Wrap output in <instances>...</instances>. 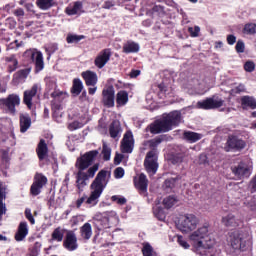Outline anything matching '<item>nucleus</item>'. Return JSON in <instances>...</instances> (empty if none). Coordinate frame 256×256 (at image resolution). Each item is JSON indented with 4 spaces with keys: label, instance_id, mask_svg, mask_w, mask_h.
<instances>
[{
    "label": "nucleus",
    "instance_id": "obj_18",
    "mask_svg": "<svg viewBox=\"0 0 256 256\" xmlns=\"http://www.w3.org/2000/svg\"><path fill=\"white\" fill-rule=\"evenodd\" d=\"M149 180H147V176L143 173L139 175V177H134V185L136 189L140 191V195H145L147 193Z\"/></svg>",
    "mask_w": 256,
    "mask_h": 256
},
{
    "label": "nucleus",
    "instance_id": "obj_28",
    "mask_svg": "<svg viewBox=\"0 0 256 256\" xmlns=\"http://www.w3.org/2000/svg\"><path fill=\"white\" fill-rule=\"evenodd\" d=\"M187 155H189L188 150L182 149L180 152L171 155L170 162L172 165H179Z\"/></svg>",
    "mask_w": 256,
    "mask_h": 256
},
{
    "label": "nucleus",
    "instance_id": "obj_3",
    "mask_svg": "<svg viewBox=\"0 0 256 256\" xmlns=\"http://www.w3.org/2000/svg\"><path fill=\"white\" fill-rule=\"evenodd\" d=\"M107 187V170H100L91 184V195L87 198V205H97V199L101 197L103 190Z\"/></svg>",
    "mask_w": 256,
    "mask_h": 256
},
{
    "label": "nucleus",
    "instance_id": "obj_4",
    "mask_svg": "<svg viewBox=\"0 0 256 256\" xmlns=\"http://www.w3.org/2000/svg\"><path fill=\"white\" fill-rule=\"evenodd\" d=\"M197 225H199V219L195 214H185L179 218L177 229L182 233H191L197 229Z\"/></svg>",
    "mask_w": 256,
    "mask_h": 256
},
{
    "label": "nucleus",
    "instance_id": "obj_6",
    "mask_svg": "<svg viewBox=\"0 0 256 256\" xmlns=\"http://www.w3.org/2000/svg\"><path fill=\"white\" fill-rule=\"evenodd\" d=\"M209 233V227L208 226H202L198 228L196 231H194L192 234H190L189 239L193 243V247L195 249V252L202 251L203 248L201 247V244L203 243V239L207 237V234Z\"/></svg>",
    "mask_w": 256,
    "mask_h": 256
},
{
    "label": "nucleus",
    "instance_id": "obj_46",
    "mask_svg": "<svg viewBox=\"0 0 256 256\" xmlns=\"http://www.w3.org/2000/svg\"><path fill=\"white\" fill-rule=\"evenodd\" d=\"M244 70H245L247 73H253V71H255V62H253V61H247V62L244 64Z\"/></svg>",
    "mask_w": 256,
    "mask_h": 256
},
{
    "label": "nucleus",
    "instance_id": "obj_39",
    "mask_svg": "<svg viewBox=\"0 0 256 256\" xmlns=\"http://www.w3.org/2000/svg\"><path fill=\"white\" fill-rule=\"evenodd\" d=\"M82 91H83V82H81V79L79 78L74 79L71 93H73L74 95H80Z\"/></svg>",
    "mask_w": 256,
    "mask_h": 256
},
{
    "label": "nucleus",
    "instance_id": "obj_17",
    "mask_svg": "<svg viewBox=\"0 0 256 256\" xmlns=\"http://www.w3.org/2000/svg\"><path fill=\"white\" fill-rule=\"evenodd\" d=\"M109 59H111V50L104 49L95 58L94 65H96L98 69H103L104 65H107V63H109Z\"/></svg>",
    "mask_w": 256,
    "mask_h": 256
},
{
    "label": "nucleus",
    "instance_id": "obj_7",
    "mask_svg": "<svg viewBox=\"0 0 256 256\" xmlns=\"http://www.w3.org/2000/svg\"><path fill=\"white\" fill-rule=\"evenodd\" d=\"M224 104L225 100L217 96H212L210 98H206L205 100L198 101L196 107L198 109H204L205 111H209L211 109H219L223 107Z\"/></svg>",
    "mask_w": 256,
    "mask_h": 256
},
{
    "label": "nucleus",
    "instance_id": "obj_27",
    "mask_svg": "<svg viewBox=\"0 0 256 256\" xmlns=\"http://www.w3.org/2000/svg\"><path fill=\"white\" fill-rule=\"evenodd\" d=\"M20 133H26V131L31 127V116L29 114H20Z\"/></svg>",
    "mask_w": 256,
    "mask_h": 256
},
{
    "label": "nucleus",
    "instance_id": "obj_53",
    "mask_svg": "<svg viewBox=\"0 0 256 256\" xmlns=\"http://www.w3.org/2000/svg\"><path fill=\"white\" fill-rule=\"evenodd\" d=\"M188 31L191 35V37H199V31H201V28H199V26H195L188 28Z\"/></svg>",
    "mask_w": 256,
    "mask_h": 256
},
{
    "label": "nucleus",
    "instance_id": "obj_49",
    "mask_svg": "<svg viewBox=\"0 0 256 256\" xmlns=\"http://www.w3.org/2000/svg\"><path fill=\"white\" fill-rule=\"evenodd\" d=\"M81 127H83V123H81L79 121H74V122L69 124L68 129L70 131H75L77 129H81Z\"/></svg>",
    "mask_w": 256,
    "mask_h": 256
},
{
    "label": "nucleus",
    "instance_id": "obj_60",
    "mask_svg": "<svg viewBox=\"0 0 256 256\" xmlns=\"http://www.w3.org/2000/svg\"><path fill=\"white\" fill-rule=\"evenodd\" d=\"M121 161H123V154L116 153L114 157V164L120 165Z\"/></svg>",
    "mask_w": 256,
    "mask_h": 256
},
{
    "label": "nucleus",
    "instance_id": "obj_38",
    "mask_svg": "<svg viewBox=\"0 0 256 256\" xmlns=\"http://www.w3.org/2000/svg\"><path fill=\"white\" fill-rule=\"evenodd\" d=\"M54 0H36V5L42 11H47L51 9L54 5Z\"/></svg>",
    "mask_w": 256,
    "mask_h": 256
},
{
    "label": "nucleus",
    "instance_id": "obj_37",
    "mask_svg": "<svg viewBox=\"0 0 256 256\" xmlns=\"http://www.w3.org/2000/svg\"><path fill=\"white\" fill-rule=\"evenodd\" d=\"M241 105L243 107H250V109H256V100L252 96H244L241 98Z\"/></svg>",
    "mask_w": 256,
    "mask_h": 256
},
{
    "label": "nucleus",
    "instance_id": "obj_20",
    "mask_svg": "<svg viewBox=\"0 0 256 256\" xmlns=\"http://www.w3.org/2000/svg\"><path fill=\"white\" fill-rule=\"evenodd\" d=\"M4 199H7V185L0 181V221L3 219V215L7 213V208L3 204Z\"/></svg>",
    "mask_w": 256,
    "mask_h": 256
},
{
    "label": "nucleus",
    "instance_id": "obj_41",
    "mask_svg": "<svg viewBox=\"0 0 256 256\" xmlns=\"http://www.w3.org/2000/svg\"><path fill=\"white\" fill-rule=\"evenodd\" d=\"M242 33L244 35H255L256 34V24L255 23H247L245 24Z\"/></svg>",
    "mask_w": 256,
    "mask_h": 256
},
{
    "label": "nucleus",
    "instance_id": "obj_12",
    "mask_svg": "<svg viewBox=\"0 0 256 256\" xmlns=\"http://www.w3.org/2000/svg\"><path fill=\"white\" fill-rule=\"evenodd\" d=\"M25 55H28L35 64V73L43 71L45 68V62L43 61V53H41V51L28 50L25 52Z\"/></svg>",
    "mask_w": 256,
    "mask_h": 256
},
{
    "label": "nucleus",
    "instance_id": "obj_13",
    "mask_svg": "<svg viewBox=\"0 0 256 256\" xmlns=\"http://www.w3.org/2000/svg\"><path fill=\"white\" fill-rule=\"evenodd\" d=\"M231 171L233 175L237 177V179H248V177L251 176V170L249 169V166L244 162H240L238 165L232 166Z\"/></svg>",
    "mask_w": 256,
    "mask_h": 256
},
{
    "label": "nucleus",
    "instance_id": "obj_22",
    "mask_svg": "<svg viewBox=\"0 0 256 256\" xmlns=\"http://www.w3.org/2000/svg\"><path fill=\"white\" fill-rule=\"evenodd\" d=\"M36 153L38 155L39 161H44V159H47L49 155V147L47 146V142H45V139H41L37 145Z\"/></svg>",
    "mask_w": 256,
    "mask_h": 256
},
{
    "label": "nucleus",
    "instance_id": "obj_23",
    "mask_svg": "<svg viewBox=\"0 0 256 256\" xmlns=\"http://www.w3.org/2000/svg\"><path fill=\"white\" fill-rule=\"evenodd\" d=\"M64 95L65 94H63V92H57V91L51 94V97L53 98L51 102L52 111L57 112V111H60V109H62L61 101L65 99V97H63Z\"/></svg>",
    "mask_w": 256,
    "mask_h": 256
},
{
    "label": "nucleus",
    "instance_id": "obj_52",
    "mask_svg": "<svg viewBox=\"0 0 256 256\" xmlns=\"http://www.w3.org/2000/svg\"><path fill=\"white\" fill-rule=\"evenodd\" d=\"M25 217L28 219V221L31 223V225H35V218L33 217V214L31 213V209L26 208L25 209Z\"/></svg>",
    "mask_w": 256,
    "mask_h": 256
},
{
    "label": "nucleus",
    "instance_id": "obj_57",
    "mask_svg": "<svg viewBox=\"0 0 256 256\" xmlns=\"http://www.w3.org/2000/svg\"><path fill=\"white\" fill-rule=\"evenodd\" d=\"M102 220L99 219H95L93 221L94 227H96V229H98V231H103V229H105V226H103Z\"/></svg>",
    "mask_w": 256,
    "mask_h": 256
},
{
    "label": "nucleus",
    "instance_id": "obj_59",
    "mask_svg": "<svg viewBox=\"0 0 256 256\" xmlns=\"http://www.w3.org/2000/svg\"><path fill=\"white\" fill-rule=\"evenodd\" d=\"M236 41H237V37H235V35L230 34L227 36L228 45H235Z\"/></svg>",
    "mask_w": 256,
    "mask_h": 256
},
{
    "label": "nucleus",
    "instance_id": "obj_50",
    "mask_svg": "<svg viewBox=\"0 0 256 256\" xmlns=\"http://www.w3.org/2000/svg\"><path fill=\"white\" fill-rule=\"evenodd\" d=\"M125 175V170L122 167H118L114 170L115 179H122Z\"/></svg>",
    "mask_w": 256,
    "mask_h": 256
},
{
    "label": "nucleus",
    "instance_id": "obj_29",
    "mask_svg": "<svg viewBox=\"0 0 256 256\" xmlns=\"http://www.w3.org/2000/svg\"><path fill=\"white\" fill-rule=\"evenodd\" d=\"M123 53H139V44L137 42H133L131 40L127 41L123 44L122 48Z\"/></svg>",
    "mask_w": 256,
    "mask_h": 256
},
{
    "label": "nucleus",
    "instance_id": "obj_36",
    "mask_svg": "<svg viewBox=\"0 0 256 256\" xmlns=\"http://www.w3.org/2000/svg\"><path fill=\"white\" fill-rule=\"evenodd\" d=\"M163 141H165V136H157L154 139L148 140L146 142V145H149L150 149H153L152 151H155V149H157V147H159V145H161Z\"/></svg>",
    "mask_w": 256,
    "mask_h": 256
},
{
    "label": "nucleus",
    "instance_id": "obj_25",
    "mask_svg": "<svg viewBox=\"0 0 256 256\" xmlns=\"http://www.w3.org/2000/svg\"><path fill=\"white\" fill-rule=\"evenodd\" d=\"M82 77L88 87H95L97 85V73L86 71L82 73Z\"/></svg>",
    "mask_w": 256,
    "mask_h": 256
},
{
    "label": "nucleus",
    "instance_id": "obj_16",
    "mask_svg": "<svg viewBox=\"0 0 256 256\" xmlns=\"http://www.w3.org/2000/svg\"><path fill=\"white\" fill-rule=\"evenodd\" d=\"M103 104L106 107H115V88L113 86H108L102 91Z\"/></svg>",
    "mask_w": 256,
    "mask_h": 256
},
{
    "label": "nucleus",
    "instance_id": "obj_64",
    "mask_svg": "<svg viewBox=\"0 0 256 256\" xmlns=\"http://www.w3.org/2000/svg\"><path fill=\"white\" fill-rule=\"evenodd\" d=\"M245 91V85L240 84L236 87V93H243Z\"/></svg>",
    "mask_w": 256,
    "mask_h": 256
},
{
    "label": "nucleus",
    "instance_id": "obj_15",
    "mask_svg": "<svg viewBox=\"0 0 256 256\" xmlns=\"http://www.w3.org/2000/svg\"><path fill=\"white\" fill-rule=\"evenodd\" d=\"M133 147H135L133 133L131 131H127L121 141V151L122 153H133Z\"/></svg>",
    "mask_w": 256,
    "mask_h": 256
},
{
    "label": "nucleus",
    "instance_id": "obj_8",
    "mask_svg": "<svg viewBox=\"0 0 256 256\" xmlns=\"http://www.w3.org/2000/svg\"><path fill=\"white\" fill-rule=\"evenodd\" d=\"M245 147H247L245 140L232 135L228 137L224 151L226 153H229V151H243Z\"/></svg>",
    "mask_w": 256,
    "mask_h": 256
},
{
    "label": "nucleus",
    "instance_id": "obj_2",
    "mask_svg": "<svg viewBox=\"0 0 256 256\" xmlns=\"http://www.w3.org/2000/svg\"><path fill=\"white\" fill-rule=\"evenodd\" d=\"M181 123V113L177 110L168 114H163L162 118L155 120L148 126L152 135H159V133H168L173 127H177Z\"/></svg>",
    "mask_w": 256,
    "mask_h": 256
},
{
    "label": "nucleus",
    "instance_id": "obj_56",
    "mask_svg": "<svg viewBox=\"0 0 256 256\" xmlns=\"http://www.w3.org/2000/svg\"><path fill=\"white\" fill-rule=\"evenodd\" d=\"M178 243L181 247H183L184 249H189V243H187L185 241V239L183 238V236H178Z\"/></svg>",
    "mask_w": 256,
    "mask_h": 256
},
{
    "label": "nucleus",
    "instance_id": "obj_40",
    "mask_svg": "<svg viewBox=\"0 0 256 256\" xmlns=\"http://www.w3.org/2000/svg\"><path fill=\"white\" fill-rule=\"evenodd\" d=\"M5 61L7 63H13V65L9 64L8 65V71L9 73H13L19 65V61H17V58H15V55H11L5 58Z\"/></svg>",
    "mask_w": 256,
    "mask_h": 256
},
{
    "label": "nucleus",
    "instance_id": "obj_31",
    "mask_svg": "<svg viewBox=\"0 0 256 256\" xmlns=\"http://www.w3.org/2000/svg\"><path fill=\"white\" fill-rule=\"evenodd\" d=\"M83 9V2L76 1L73 6H68L65 10L67 15H77V13H81Z\"/></svg>",
    "mask_w": 256,
    "mask_h": 256
},
{
    "label": "nucleus",
    "instance_id": "obj_21",
    "mask_svg": "<svg viewBox=\"0 0 256 256\" xmlns=\"http://www.w3.org/2000/svg\"><path fill=\"white\" fill-rule=\"evenodd\" d=\"M245 238L241 232H233L230 234V243L231 247L234 249H241L243 247Z\"/></svg>",
    "mask_w": 256,
    "mask_h": 256
},
{
    "label": "nucleus",
    "instance_id": "obj_33",
    "mask_svg": "<svg viewBox=\"0 0 256 256\" xmlns=\"http://www.w3.org/2000/svg\"><path fill=\"white\" fill-rule=\"evenodd\" d=\"M129 101V93L127 91H119L116 95V103L118 107H123V105H127Z\"/></svg>",
    "mask_w": 256,
    "mask_h": 256
},
{
    "label": "nucleus",
    "instance_id": "obj_51",
    "mask_svg": "<svg viewBox=\"0 0 256 256\" xmlns=\"http://www.w3.org/2000/svg\"><path fill=\"white\" fill-rule=\"evenodd\" d=\"M27 75H29V71H27V69H22L19 70L18 72H16L14 74L15 79H22L24 77H27Z\"/></svg>",
    "mask_w": 256,
    "mask_h": 256
},
{
    "label": "nucleus",
    "instance_id": "obj_19",
    "mask_svg": "<svg viewBox=\"0 0 256 256\" xmlns=\"http://www.w3.org/2000/svg\"><path fill=\"white\" fill-rule=\"evenodd\" d=\"M38 90L39 86H37V84H34L30 90H26L24 92L23 103L28 107V109H31L33 107V97L37 95Z\"/></svg>",
    "mask_w": 256,
    "mask_h": 256
},
{
    "label": "nucleus",
    "instance_id": "obj_5",
    "mask_svg": "<svg viewBox=\"0 0 256 256\" xmlns=\"http://www.w3.org/2000/svg\"><path fill=\"white\" fill-rule=\"evenodd\" d=\"M19 105H21V98L17 94H10L7 98L0 99V109L10 115H16V107H19Z\"/></svg>",
    "mask_w": 256,
    "mask_h": 256
},
{
    "label": "nucleus",
    "instance_id": "obj_24",
    "mask_svg": "<svg viewBox=\"0 0 256 256\" xmlns=\"http://www.w3.org/2000/svg\"><path fill=\"white\" fill-rule=\"evenodd\" d=\"M29 235V228L27 226V222H20L18 226V230L15 234L16 241H23Z\"/></svg>",
    "mask_w": 256,
    "mask_h": 256
},
{
    "label": "nucleus",
    "instance_id": "obj_32",
    "mask_svg": "<svg viewBox=\"0 0 256 256\" xmlns=\"http://www.w3.org/2000/svg\"><path fill=\"white\" fill-rule=\"evenodd\" d=\"M65 228H62L61 226L54 229V231L51 234L52 241H57L58 243H61L63 241V238L65 237Z\"/></svg>",
    "mask_w": 256,
    "mask_h": 256
},
{
    "label": "nucleus",
    "instance_id": "obj_42",
    "mask_svg": "<svg viewBox=\"0 0 256 256\" xmlns=\"http://www.w3.org/2000/svg\"><path fill=\"white\" fill-rule=\"evenodd\" d=\"M177 197L175 196H168L166 198H164L163 200V205L166 209H171V207H173V205H175V203H177Z\"/></svg>",
    "mask_w": 256,
    "mask_h": 256
},
{
    "label": "nucleus",
    "instance_id": "obj_14",
    "mask_svg": "<svg viewBox=\"0 0 256 256\" xmlns=\"http://www.w3.org/2000/svg\"><path fill=\"white\" fill-rule=\"evenodd\" d=\"M63 247H65L67 251H75L79 247V244H77V234H75V231L68 230L66 232Z\"/></svg>",
    "mask_w": 256,
    "mask_h": 256
},
{
    "label": "nucleus",
    "instance_id": "obj_62",
    "mask_svg": "<svg viewBox=\"0 0 256 256\" xmlns=\"http://www.w3.org/2000/svg\"><path fill=\"white\" fill-rule=\"evenodd\" d=\"M86 200H87V196H82L80 199H78L76 201L77 209H79V207H81V205H83V203H85Z\"/></svg>",
    "mask_w": 256,
    "mask_h": 256
},
{
    "label": "nucleus",
    "instance_id": "obj_10",
    "mask_svg": "<svg viewBox=\"0 0 256 256\" xmlns=\"http://www.w3.org/2000/svg\"><path fill=\"white\" fill-rule=\"evenodd\" d=\"M144 167L147 173H152V175H155V173H157V169H159V164L157 163V153L155 151H149L146 154V158L144 160Z\"/></svg>",
    "mask_w": 256,
    "mask_h": 256
},
{
    "label": "nucleus",
    "instance_id": "obj_26",
    "mask_svg": "<svg viewBox=\"0 0 256 256\" xmlns=\"http://www.w3.org/2000/svg\"><path fill=\"white\" fill-rule=\"evenodd\" d=\"M123 129L121 128V122L119 120H114L109 126V134L112 139H117Z\"/></svg>",
    "mask_w": 256,
    "mask_h": 256
},
{
    "label": "nucleus",
    "instance_id": "obj_47",
    "mask_svg": "<svg viewBox=\"0 0 256 256\" xmlns=\"http://www.w3.org/2000/svg\"><path fill=\"white\" fill-rule=\"evenodd\" d=\"M178 178H168L165 180L164 185L167 189H173L175 187V183H177Z\"/></svg>",
    "mask_w": 256,
    "mask_h": 256
},
{
    "label": "nucleus",
    "instance_id": "obj_35",
    "mask_svg": "<svg viewBox=\"0 0 256 256\" xmlns=\"http://www.w3.org/2000/svg\"><path fill=\"white\" fill-rule=\"evenodd\" d=\"M80 233H81V237H83V239H86V240L91 239V235H93V230L91 229V224L85 223L80 228Z\"/></svg>",
    "mask_w": 256,
    "mask_h": 256
},
{
    "label": "nucleus",
    "instance_id": "obj_1",
    "mask_svg": "<svg viewBox=\"0 0 256 256\" xmlns=\"http://www.w3.org/2000/svg\"><path fill=\"white\" fill-rule=\"evenodd\" d=\"M97 155H99V150H91L77 158L75 167L78 169L76 174L78 193H83V189L87 187V181L93 179L99 171V163L93 165Z\"/></svg>",
    "mask_w": 256,
    "mask_h": 256
},
{
    "label": "nucleus",
    "instance_id": "obj_30",
    "mask_svg": "<svg viewBox=\"0 0 256 256\" xmlns=\"http://www.w3.org/2000/svg\"><path fill=\"white\" fill-rule=\"evenodd\" d=\"M183 137L186 141H188V143H197V141H200L203 135L196 132L185 131L183 133Z\"/></svg>",
    "mask_w": 256,
    "mask_h": 256
},
{
    "label": "nucleus",
    "instance_id": "obj_63",
    "mask_svg": "<svg viewBox=\"0 0 256 256\" xmlns=\"http://www.w3.org/2000/svg\"><path fill=\"white\" fill-rule=\"evenodd\" d=\"M139 75H141V70H132L130 72L131 79H135V78L139 77Z\"/></svg>",
    "mask_w": 256,
    "mask_h": 256
},
{
    "label": "nucleus",
    "instance_id": "obj_11",
    "mask_svg": "<svg viewBox=\"0 0 256 256\" xmlns=\"http://www.w3.org/2000/svg\"><path fill=\"white\" fill-rule=\"evenodd\" d=\"M205 240L202 241L200 244V247H202V250H196L195 253L202 256H214L213 247H215V238H211L208 235H206Z\"/></svg>",
    "mask_w": 256,
    "mask_h": 256
},
{
    "label": "nucleus",
    "instance_id": "obj_45",
    "mask_svg": "<svg viewBox=\"0 0 256 256\" xmlns=\"http://www.w3.org/2000/svg\"><path fill=\"white\" fill-rule=\"evenodd\" d=\"M84 35H77V34H68L66 37L67 43H79L81 39H84Z\"/></svg>",
    "mask_w": 256,
    "mask_h": 256
},
{
    "label": "nucleus",
    "instance_id": "obj_44",
    "mask_svg": "<svg viewBox=\"0 0 256 256\" xmlns=\"http://www.w3.org/2000/svg\"><path fill=\"white\" fill-rule=\"evenodd\" d=\"M142 255L143 256H153L155 255V251L153 250V246L149 243H145L142 248Z\"/></svg>",
    "mask_w": 256,
    "mask_h": 256
},
{
    "label": "nucleus",
    "instance_id": "obj_54",
    "mask_svg": "<svg viewBox=\"0 0 256 256\" xmlns=\"http://www.w3.org/2000/svg\"><path fill=\"white\" fill-rule=\"evenodd\" d=\"M58 49L59 47L57 46V44H51L46 48V53L47 55H49V57H51V55H53V53H55V51H57Z\"/></svg>",
    "mask_w": 256,
    "mask_h": 256
},
{
    "label": "nucleus",
    "instance_id": "obj_48",
    "mask_svg": "<svg viewBox=\"0 0 256 256\" xmlns=\"http://www.w3.org/2000/svg\"><path fill=\"white\" fill-rule=\"evenodd\" d=\"M235 49L238 53H245V42H243V40H238Z\"/></svg>",
    "mask_w": 256,
    "mask_h": 256
},
{
    "label": "nucleus",
    "instance_id": "obj_43",
    "mask_svg": "<svg viewBox=\"0 0 256 256\" xmlns=\"http://www.w3.org/2000/svg\"><path fill=\"white\" fill-rule=\"evenodd\" d=\"M102 155L104 161H109L111 159V148L107 145L106 142H103Z\"/></svg>",
    "mask_w": 256,
    "mask_h": 256
},
{
    "label": "nucleus",
    "instance_id": "obj_34",
    "mask_svg": "<svg viewBox=\"0 0 256 256\" xmlns=\"http://www.w3.org/2000/svg\"><path fill=\"white\" fill-rule=\"evenodd\" d=\"M222 223L225 227H237V218L233 214H228L222 217Z\"/></svg>",
    "mask_w": 256,
    "mask_h": 256
},
{
    "label": "nucleus",
    "instance_id": "obj_9",
    "mask_svg": "<svg viewBox=\"0 0 256 256\" xmlns=\"http://www.w3.org/2000/svg\"><path fill=\"white\" fill-rule=\"evenodd\" d=\"M47 178L42 173L37 172L34 176V181L30 187V193L34 197H37L41 193V189H43L47 185Z\"/></svg>",
    "mask_w": 256,
    "mask_h": 256
},
{
    "label": "nucleus",
    "instance_id": "obj_61",
    "mask_svg": "<svg viewBox=\"0 0 256 256\" xmlns=\"http://www.w3.org/2000/svg\"><path fill=\"white\" fill-rule=\"evenodd\" d=\"M13 13L15 17H23L25 15V11L23 10V8H18L14 10Z\"/></svg>",
    "mask_w": 256,
    "mask_h": 256
},
{
    "label": "nucleus",
    "instance_id": "obj_55",
    "mask_svg": "<svg viewBox=\"0 0 256 256\" xmlns=\"http://www.w3.org/2000/svg\"><path fill=\"white\" fill-rule=\"evenodd\" d=\"M115 7V0H106L102 5V9H111Z\"/></svg>",
    "mask_w": 256,
    "mask_h": 256
},
{
    "label": "nucleus",
    "instance_id": "obj_58",
    "mask_svg": "<svg viewBox=\"0 0 256 256\" xmlns=\"http://www.w3.org/2000/svg\"><path fill=\"white\" fill-rule=\"evenodd\" d=\"M112 201H117L118 205H125L127 203V199L125 198H118L117 196H112Z\"/></svg>",
    "mask_w": 256,
    "mask_h": 256
}]
</instances>
